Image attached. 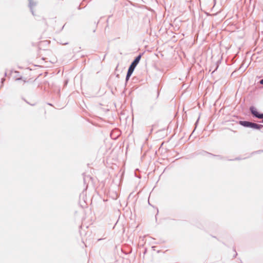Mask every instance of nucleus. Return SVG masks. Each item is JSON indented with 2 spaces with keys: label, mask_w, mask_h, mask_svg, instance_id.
I'll list each match as a JSON object with an SVG mask.
<instances>
[{
  "label": "nucleus",
  "mask_w": 263,
  "mask_h": 263,
  "mask_svg": "<svg viewBox=\"0 0 263 263\" xmlns=\"http://www.w3.org/2000/svg\"><path fill=\"white\" fill-rule=\"evenodd\" d=\"M193 155L194 156H198V155H201V156H213V157H218L219 159H222L223 158V157L221 156V155H214V154H213L212 153H209L205 151H204V150H201V151H197L196 152H195Z\"/></svg>",
  "instance_id": "obj_1"
},
{
  "label": "nucleus",
  "mask_w": 263,
  "mask_h": 263,
  "mask_svg": "<svg viewBox=\"0 0 263 263\" xmlns=\"http://www.w3.org/2000/svg\"><path fill=\"white\" fill-rule=\"evenodd\" d=\"M38 5V1L36 0H28V7L29 8V10L32 13V14L34 16V9Z\"/></svg>",
  "instance_id": "obj_2"
},
{
  "label": "nucleus",
  "mask_w": 263,
  "mask_h": 263,
  "mask_svg": "<svg viewBox=\"0 0 263 263\" xmlns=\"http://www.w3.org/2000/svg\"><path fill=\"white\" fill-rule=\"evenodd\" d=\"M143 54V53H141L139 55L136 56L134 59V60L130 63L129 66L135 68L137 65L139 64Z\"/></svg>",
  "instance_id": "obj_3"
},
{
  "label": "nucleus",
  "mask_w": 263,
  "mask_h": 263,
  "mask_svg": "<svg viewBox=\"0 0 263 263\" xmlns=\"http://www.w3.org/2000/svg\"><path fill=\"white\" fill-rule=\"evenodd\" d=\"M249 110L253 117L259 119L260 112H259L256 108L254 106H251Z\"/></svg>",
  "instance_id": "obj_4"
},
{
  "label": "nucleus",
  "mask_w": 263,
  "mask_h": 263,
  "mask_svg": "<svg viewBox=\"0 0 263 263\" xmlns=\"http://www.w3.org/2000/svg\"><path fill=\"white\" fill-rule=\"evenodd\" d=\"M252 122L249 121L240 120L238 121V124L243 127L251 128Z\"/></svg>",
  "instance_id": "obj_5"
},
{
  "label": "nucleus",
  "mask_w": 263,
  "mask_h": 263,
  "mask_svg": "<svg viewBox=\"0 0 263 263\" xmlns=\"http://www.w3.org/2000/svg\"><path fill=\"white\" fill-rule=\"evenodd\" d=\"M251 128L261 130L263 129V125L252 122Z\"/></svg>",
  "instance_id": "obj_6"
},
{
  "label": "nucleus",
  "mask_w": 263,
  "mask_h": 263,
  "mask_svg": "<svg viewBox=\"0 0 263 263\" xmlns=\"http://www.w3.org/2000/svg\"><path fill=\"white\" fill-rule=\"evenodd\" d=\"M135 68H134L133 67L129 66L126 74H128V75L132 76L133 73V72H134V70H135Z\"/></svg>",
  "instance_id": "obj_7"
},
{
  "label": "nucleus",
  "mask_w": 263,
  "mask_h": 263,
  "mask_svg": "<svg viewBox=\"0 0 263 263\" xmlns=\"http://www.w3.org/2000/svg\"><path fill=\"white\" fill-rule=\"evenodd\" d=\"M263 153V149H259L256 151H253L251 153V156L254 155L255 154H260L261 153Z\"/></svg>",
  "instance_id": "obj_8"
},
{
  "label": "nucleus",
  "mask_w": 263,
  "mask_h": 263,
  "mask_svg": "<svg viewBox=\"0 0 263 263\" xmlns=\"http://www.w3.org/2000/svg\"><path fill=\"white\" fill-rule=\"evenodd\" d=\"M130 77H131V76L128 75V74H126V78H125V84L127 83V82L129 80Z\"/></svg>",
  "instance_id": "obj_9"
},
{
  "label": "nucleus",
  "mask_w": 263,
  "mask_h": 263,
  "mask_svg": "<svg viewBox=\"0 0 263 263\" xmlns=\"http://www.w3.org/2000/svg\"><path fill=\"white\" fill-rule=\"evenodd\" d=\"M233 252L234 253V254L233 255V257L235 258L237 256V252H236V250L235 249H233Z\"/></svg>",
  "instance_id": "obj_10"
},
{
  "label": "nucleus",
  "mask_w": 263,
  "mask_h": 263,
  "mask_svg": "<svg viewBox=\"0 0 263 263\" xmlns=\"http://www.w3.org/2000/svg\"><path fill=\"white\" fill-rule=\"evenodd\" d=\"M129 249V251L128 253L127 252H125L124 250L123 249V248H121V250L123 252H124L125 254H128L129 253H131L132 252V248H128Z\"/></svg>",
  "instance_id": "obj_11"
},
{
  "label": "nucleus",
  "mask_w": 263,
  "mask_h": 263,
  "mask_svg": "<svg viewBox=\"0 0 263 263\" xmlns=\"http://www.w3.org/2000/svg\"><path fill=\"white\" fill-rule=\"evenodd\" d=\"M159 94H160V90L158 88L157 89L156 99H157L159 97Z\"/></svg>",
  "instance_id": "obj_12"
},
{
  "label": "nucleus",
  "mask_w": 263,
  "mask_h": 263,
  "mask_svg": "<svg viewBox=\"0 0 263 263\" xmlns=\"http://www.w3.org/2000/svg\"><path fill=\"white\" fill-rule=\"evenodd\" d=\"M241 159L239 157H236L235 158V159H229V161H234V160H241Z\"/></svg>",
  "instance_id": "obj_13"
},
{
  "label": "nucleus",
  "mask_w": 263,
  "mask_h": 263,
  "mask_svg": "<svg viewBox=\"0 0 263 263\" xmlns=\"http://www.w3.org/2000/svg\"><path fill=\"white\" fill-rule=\"evenodd\" d=\"M262 119H263V113L260 112L259 119L262 120Z\"/></svg>",
  "instance_id": "obj_14"
},
{
  "label": "nucleus",
  "mask_w": 263,
  "mask_h": 263,
  "mask_svg": "<svg viewBox=\"0 0 263 263\" xmlns=\"http://www.w3.org/2000/svg\"><path fill=\"white\" fill-rule=\"evenodd\" d=\"M5 80L6 79L5 78H4L1 79L2 85H3L4 82L5 81Z\"/></svg>",
  "instance_id": "obj_15"
},
{
  "label": "nucleus",
  "mask_w": 263,
  "mask_h": 263,
  "mask_svg": "<svg viewBox=\"0 0 263 263\" xmlns=\"http://www.w3.org/2000/svg\"><path fill=\"white\" fill-rule=\"evenodd\" d=\"M23 80V77L22 76H21L20 77L16 79V81H19V80Z\"/></svg>",
  "instance_id": "obj_16"
},
{
  "label": "nucleus",
  "mask_w": 263,
  "mask_h": 263,
  "mask_svg": "<svg viewBox=\"0 0 263 263\" xmlns=\"http://www.w3.org/2000/svg\"><path fill=\"white\" fill-rule=\"evenodd\" d=\"M260 84H261V85H263V79H261L259 82H258Z\"/></svg>",
  "instance_id": "obj_17"
},
{
  "label": "nucleus",
  "mask_w": 263,
  "mask_h": 263,
  "mask_svg": "<svg viewBox=\"0 0 263 263\" xmlns=\"http://www.w3.org/2000/svg\"><path fill=\"white\" fill-rule=\"evenodd\" d=\"M105 239H106V238H99V239H98L97 241H101L102 240H105Z\"/></svg>",
  "instance_id": "obj_18"
},
{
  "label": "nucleus",
  "mask_w": 263,
  "mask_h": 263,
  "mask_svg": "<svg viewBox=\"0 0 263 263\" xmlns=\"http://www.w3.org/2000/svg\"><path fill=\"white\" fill-rule=\"evenodd\" d=\"M146 248H145L144 250V251H143L144 254H145V253H146Z\"/></svg>",
  "instance_id": "obj_19"
},
{
  "label": "nucleus",
  "mask_w": 263,
  "mask_h": 263,
  "mask_svg": "<svg viewBox=\"0 0 263 263\" xmlns=\"http://www.w3.org/2000/svg\"><path fill=\"white\" fill-rule=\"evenodd\" d=\"M150 109L151 110H152L154 109V106H151Z\"/></svg>",
  "instance_id": "obj_20"
},
{
  "label": "nucleus",
  "mask_w": 263,
  "mask_h": 263,
  "mask_svg": "<svg viewBox=\"0 0 263 263\" xmlns=\"http://www.w3.org/2000/svg\"><path fill=\"white\" fill-rule=\"evenodd\" d=\"M199 120V117H198V118L197 120L196 121V123H195V124H197V123H198V122Z\"/></svg>",
  "instance_id": "obj_21"
},
{
  "label": "nucleus",
  "mask_w": 263,
  "mask_h": 263,
  "mask_svg": "<svg viewBox=\"0 0 263 263\" xmlns=\"http://www.w3.org/2000/svg\"><path fill=\"white\" fill-rule=\"evenodd\" d=\"M78 9H79V10L81 9V8L80 6H78Z\"/></svg>",
  "instance_id": "obj_22"
},
{
  "label": "nucleus",
  "mask_w": 263,
  "mask_h": 263,
  "mask_svg": "<svg viewBox=\"0 0 263 263\" xmlns=\"http://www.w3.org/2000/svg\"><path fill=\"white\" fill-rule=\"evenodd\" d=\"M47 104H48V105H50V106H53V105H52V104L51 103H48Z\"/></svg>",
  "instance_id": "obj_23"
},
{
  "label": "nucleus",
  "mask_w": 263,
  "mask_h": 263,
  "mask_svg": "<svg viewBox=\"0 0 263 263\" xmlns=\"http://www.w3.org/2000/svg\"><path fill=\"white\" fill-rule=\"evenodd\" d=\"M68 44V43L66 42V43H63V45H67Z\"/></svg>",
  "instance_id": "obj_24"
},
{
  "label": "nucleus",
  "mask_w": 263,
  "mask_h": 263,
  "mask_svg": "<svg viewBox=\"0 0 263 263\" xmlns=\"http://www.w3.org/2000/svg\"><path fill=\"white\" fill-rule=\"evenodd\" d=\"M260 123H263V119L261 121H259Z\"/></svg>",
  "instance_id": "obj_25"
},
{
  "label": "nucleus",
  "mask_w": 263,
  "mask_h": 263,
  "mask_svg": "<svg viewBox=\"0 0 263 263\" xmlns=\"http://www.w3.org/2000/svg\"><path fill=\"white\" fill-rule=\"evenodd\" d=\"M5 77L7 76V72H5Z\"/></svg>",
  "instance_id": "obj_26"
},
{
  "label": "nucleus",
  "mask_w": 263,
  "mask_h": 263,
  "mask_svg": "<svg viewBox=\"0 0 263 263\" xmlns=\"http://www.w3.org/2000/svg\"><path fill=\"white\" fill-rule=\"evenodd\" d=\"M65 24L62 27V29H63L65 26Z\"/></svg>",
  "instance_id": "obj_27"
},
{
  "label": "nucleus",
  "mask_w": 263,
  "mask_h": 263,
  "mask_svg": "<svg viewBox=\"0 0 263 263\" xmlns=\"http://www.w3.org/2000/svg\"><path fill=\"white\" fill-rule=\"evenodd\" d=\"M152 131H153V128H151V133L152 132Z\"/></svg>",
  "instance_id": "obj_28"
},
{
  "label": "nucleus",
  "mask_w": 263,
  "mask_h": 263,
  "mask_svg": "<svg viewBox=\"0 0 263 263\" xmlns=\"http://www.w3.org/2000/svg\"><path fill=\"white\" fill-rule=\"evenodd\" d=\"M84 245H85V247H87V245H86V244H84Z\"/></svg>",
  "instance_id": "obj_29"
},
{
  "label": "nucleus",
  "mask_w": 263,
  "mask_h": 263,
  "mask_svg": "<svg viewBox=\"0 0 263 263\" xmlns=\"http://www.w3.org/2000/svg\"><path fill=\"white\" fill-rule=\"evenodd\" d=\"M155 218L157 220V216L156 215Z\"/></svg>",
  "instance_id": "obj_30"
},
{
  "label": "nucleus",
  "mask_w": 263,
  "mask_h": 263,
  "mask_svg": "<svg viewBox=\"0 0 263 263\" xmlns=\"http://www.w3.org/2000/svg\"><path fill=\"white\" fill-rule=\"evenodd\" d=\"M261 132H263V130H262V129L260 130Z\"/></svg>",
  "instance_id": "obj_31"
}]
</instances>
